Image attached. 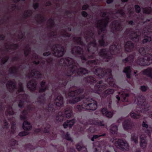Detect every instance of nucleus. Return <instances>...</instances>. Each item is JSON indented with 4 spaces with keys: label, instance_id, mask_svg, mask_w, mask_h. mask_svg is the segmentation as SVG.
<instances>
[{
    "label": "nucleus",
    "instance_id": "32",
    "mask_svg": "<svg viewBox=\"0 0 152 152\" xmlns=\"http://www.w3.org/2000/svg\"><path fill=\"white\" fill-rule=\"evenodd\" d=\"M114 92V90L111 89H108L104 92L102 96L103 97H105L108 95L113 94Z\"/></svg>",
    "mask_w": 152,
    "mask_h": 152
},
{
    "label": "nucleus",
    "instance_id": "21",
    "mask_svg": "<svg viewBox=\"0 0 152 152\" xmlns=\"http://www.w3.org/2000/svg\"><path fill=\"white\" fill-rule=\"evenodd\" d=\"M140 33L139 32H132L130 34V37L131 39L135 42H138L139 40V36Z\"/></svg>",
    "mask_w": 152,
    "mask_h": 152
},
{
    "label": "nucleus",
    "instance_id": "22",
    "mask_svg": "<svg viewBox=\"0 0 152 152\" xmlns=\"http://www.w3.org/2000/svg\"><path fill=\"white\" fill-rule=\"evenodd\" d=\"M133 126V123L129 120H126L123 124V127L125 129H131Z\"/></svg>",
    "mask_w": 152,
    "mask_h": 152
},
{
    "label": "nucleus",
    "instance_id": "61",
    "mask_svg": "<svg viewBox=\"0 0 152 152\" xmlns=\"http://www.w3.org/2000/svg\"><path fill=\"white\" fill-rule=\"evenodd\" d=\"M89 130L90 132L91 133H94L95 132L96 130L94 129L91 128H89Z\"/></svg>",
    "mask_w": 152,
    "mask_h": 152
},
{
    "label": "nucleus",
    "instance_id": "5",
    "mask_svg": "<svg viewBox=\"0 0 152 152\" xmlns=\"http://www.w3.org/2000/svg\"><path fill=\"white\" fill-rule=\"evenodd\" d=\"M142 55H146L144 57H139L137 61V63L141 66H148L152 63V55L149 54L150 52L147 48H141L139 50Z\"/></svg>",
    "mask_w": 152,
    "mask_h": 152
},
{
    "label": "nucleus",
    "instance_id": "15",
    "mask_svg": "<svg viewBox=\"0 0 152 152\" xmlns=\"http://www.w3.org/2000/svg\"><path fill=\"white\" fill-rule=\"evenodd\" d=\"M143 130L149 136H150L152 132V127L151 126H148L147 122L144 121L142 123Z\"/></svg>",
    "mask_w": 152,
    "mask_h": 152
},
{
    "label": "nucleus",
    "instance_id": "51",
    "mask_svg": "<svg viewBox=\"0 0 152 152\" xmlns=\"http://www.w3.org/2000/svg\"><path fill=\"white\" fill-rule=\"evenodd\" d=\"M15 124L14 123L12 124V126H11V133H13L14 132V131H15Z\"/></svg>",
    "mask_w": 152,
    "mask_h": 152
},
{
    "label": "nucleus",
    "instance_id": "35",
    "mask_svg": "<svg viewBox=\"0 0 152 152\" xmlns=\"http://www.w3.org/2000/svg\"><path fill=\"white\" fill-rule=\"evenodd\" d=\"M138 137L137 134L134 133L132 134L131 137V140L133 141L135 143H137L138 142Z\"/></svg>",
    "mask_w": 152,
    "mask_h": 152
},
{
    "label": "nucleus",
    "instance_id": "50",
    "mask_svg": "<svg viewBox=\"0 0 152 152\" xmlns=\"http://www.w3.org/2000/svg\"><path fill=\"white\" fill-rule=\"evenodd\" d=\"M64 138L68 140L72 141L71 138L69 137V134H68V132L64 136Z\"/></svg>",
    "mask_w": 152,
    "mask_h": 152
},
{
    "label": "nucleus",
    "instance_id": "28",
    "mask_svg": "<svg viewBox=\"0 0 152 152\" xmlns=\"http://www.w3.org/2000/svg\"><path fill=\"white\" fill-rule=\"evenodd\" d=\"M143 74L148 77H151L152 79V68H149L144 70L143 71Z\"/></svg>",
    "mask_w": 152,
    "mask_h": 152
},
{
    "label": "nucleus",
    "instance_id": "8",
    "mask_svg": "<svg viewBox=\"0 0 152 152\" xmlns=\"http://www.w3.org/2000/svg\"><path fill=\"white\" fill-rule=\"evenodd\" d=\"M118 50L117 47L115 45H113L110 47V51L107 52L105 49H102L99 53V54L100 56L106 58V61H108V59L111 58V56L115 54L116 53H118Z\"/></svg>",
    "mask_w": 152,
    "mask_h": 152
},
{
    "label": "nucleus",
    "instance_id": "54",
    "mask_svg": "<svg viewBox=\"0 0 152 152\" xmlns=\"http://www.w3.org/2000/svg\"><path fill=\"white\" fill-rule=\"evenodd\" d=\"M83 103L82 104L81 106L80 105H77V108L78 110V111H80L82 110V109H84V108L83 107Z\"/></svg>",
    "mask_w": 152,
    "mask_h": 152
},
{
    "label": "nucleus",
    "instance_id": "64",
    "mask_svg": "<svg viewBox=\"0 0 152 152\" xmlns=\"http://www.w3.org/2000/svg\"><path fill=\"white\" fill-rule=\"evenodd\" d=\"M134 10V9L133 8H131L130 10H129L128 12L130 14H131L133 12V11Z\"/></svg>",
    "mask_w": 152,
    "mask_h": 152
},
{
    "label": "nucleus",
    "instance_id": "9",
    "mask_svg": "<svg viewBox=\"0 0 152 152\" xmlns=\"http://www.w3.org/2000/svg\"><path fill=\"white\" fill-rule=\"evenodd\" d=\"M82 106L85 109L92 110H95L97 107L96 102L90 98H85Z\"/></svg>",
    "mask_w": 152,
    "mask_h": 152
},
{
    "label": "nucleus",
    "instance_id": "38",
    "mask_svg": "<svg viewBox=\"0 0 152 152\" xmlns=\"http://www.w3.org/2000/svg\"><path fill=\"white\" fill-rule=\"evenodd\" d=\"M134 56L132 55L130 56L125 59L123 60V62L126 63L127 62H129V63H131L133 60Z\"/></svg>",
    "mask_w": 152,
    "mask_h": 152
},
{
    "label": "nucleus",
    "instance_id": "17",
    "mask_svg": "<svg viewBox=\"0 0 152 152\" xmlns=\"http://www.w3.org/2000/svg\"><path fill=\"white\" fill-rule=\"evenodd\" d=\"M27 96L26 94H22L18 96V98L20 99V101L19 103V106L21 107L24 106L26 103L27 102Z\"/></svg>",
    "mask_w": 152,
    "mask_h": 152
},
{
    "label": "nucleus",
    "instance_id": "14",
    "mask_svg": "<svg viewBox=\"0 0 152 152\" xmlns=\"http://www.w3.org/2000/svg\"><path fill=\"white\" fill-rule=\"evenodd\" d=\"M85 126H87L89 124H94L96 125H98V126H104V124L103 121H97L94 120H90L88 121H85L82 123Z\"/></svg>",
    "mask_w": 152,
    "mask_h": 152
},
{
    "label": "nucleus",
    "instance_id": "62",
    "mask_svg": "<svg viewBox=\"0 0 152 152\" xmlns=\"http://www.w3.org/2000/svg\"><path fill=\"white\" fill-rule=\"evenodd\" d=\"M12 142L11 144L12 145H15L17 143V141L15 140H12Z\"/></svg>",
    "mask_w": 152,
    "mask_h": 152
},
{
    "label": "nucleus",
    "instance_id": "53",
    "mask_svg": "<svg viewBox=\"0 0 152 152\" xmlns=\"http://www.w3.org/2000/svg\"><path fill=\"white\" fill-rule=\"evenodd\" d=\"M116 13L117 14H120L122 16L124 15V12L123 10L122 9L118 10L116 12Z\"/></svg>",
    "mask_w": 152,
    "mask_h": 152
},
{
    "label": "nucleus",
    "instance_id": "56",
    "mask_svg": "<svg viewBox=\"0 0 152 152\" xmlns=\"http://www.w3.org/2000/svg\"><path fill=\"white\" fill-rule=\"evenodd\" d=\"M141 90L143 91H145L147 90V87L143 86L141 87Z\"/></svg>",
    "mask_w": 152,
    "mask_h": 152
},
{
    "label": "nucleus",
    "instance_id": "16",
    "mask_svg": "<svg viewBox=\"0 0 152 152\" xmlns=\"http://www.w3.org/2000/svg\"><path fill=\"white\" fill-rule=\"evenodd\" d=\"M108 86L107 84L103 83L102 81H100L99 83L98 84L97 83L95 86V88H97L98 90V91L96 90V91L95 92L100 94V92L101 91L104 90L106 88L107 86Z\"/></svg>",
    "mask_w": 152,
    "mask_h": 152
},
{
    "label": "nucleus",
    "instance_id": "48",
    "mask_svg": "<svg viewBox=\"0 0 152 152\" xmlns=\"http://www.w3.org/2000/svg\"><path fill=\"white\" fill-rule=\"evenodd\" d=\"M29 132L27 131H24L20 132L19 135L20 136H23L28 134Z\"/></svg>",
    "mask_w": 152,
    "mask_h": 152
},
{
    "label": "nucleus",
    "instance_id": "18",
    "mask_svg": "<svg viewBox=\"0 0 152 152\" xmlns=\"http://www.w3.org/2000/svg\"><path fill=\"white\" fill-rule=\"evenodd\" d=\"M129 96V94H125L123 92H119L118 95L116 96V97L118 101L120 100V98H123V101L126 102L128 101V97Z\"/></svg>",
    "mask_w": 152,
    "mask_h": 152
},
{
    "label": "nucleus",
    "instance_id": "44",
    "mask_svg": "<svg viewBox=\"0 0 152 152\" xmlns=\"http://www.w3.org/2000/svg\"><path fill=\"white\" fill-rule=\"evenodd\" d=\"M27 113V111L26 110H24L22 113V115L21 116V119L22 120L26 119V115Z\"/></svg>",
    "mask_w": 152,
    "mask_h": 152
},
{
    "label": "nucleus",
    "instance_id": "27",
    "mask_svg": "<svg viewBox=\"0 0 152 152\" xmlns=\"http://www.w3.org/2000/svg\"><path fill=\"white\" fill-rule=\"evenodd\" d=\"M101 112L103 115H105L107 117L111 118L113 115V112L108 111L106 108H104L102 109Z\"/></svg>",
    "mask_w": 152,
    "mask_h": 152
},
{
    "label": "nucleus",
    "instance_id": "49",
    "mask_svg": "<svg viewBox=\"0 0 152 152\" xmlns=\"http://www.w3.org/2000/svg\"><path fill=\"white\" fill-rule=\"evenodd\" d=\"M23 91L22 84L21 83H20L19 84V88L18 91L19 92H21Z\"/></svg>",
    "mask_w": 152,
    "mask_h": 152
},
{
    "label": "nucleus",
    "instance_id": "10",
    "mask_svg": "<svg viewBox=\"0 0 152 152\" xmlns=\"http://www.w3.org/2000/svg\"><path fill=\"white\" fill-rule=\"evenodd\" d=\"M115 145L116 148L123 151H127L129 149V145L126 140L121 139L118 140L115 142Z\"/></svg>",
    "mask_w": 152,
    "mask_h": 152
},
{
    "label": "nucleus",
    "instance_id": "11",
    "mask_svg": "<svg viewBox=\"0 0 152 152\" xmlns=\"http://www.w3.org/2000/svg\"><path fill=\"white\" fill-rule=\"evenodd\" d=\"M72 112L70 108H66L64 112V114L61 112L58 113V115L56 117V119L60 121H63L65 117L69 118L72 115Z\"/></svg>",
    "mask_w": 152,
    "mask_h": 152
},
{
    "label": "nucleus",
    "instance_id": "2",
    "mask_svg": "<svg viewBox=\"0 0 152 152\" xmlns=\"http://www.w3.org/2000/svg\"><path fill=\"white\" fill-rule=\"evenodd\" d=\"M135 102L137 104L138 107L136 110L133 111L130 113V115L132 118L134 119H139L141 117V115L140 113V111L138 108L142 109L141 110H140L141 113L146 114L149 116L152 117V112L150 115L151 107L145 102V98L144 97L140 96L136 98Z\"/></svg>",
    "mask_w": 152,
    "mask_h": 152
},
{
    "label": "nucleus",
    "instance_id": "24",
    "mask_svg": "<svg viewBox=\"0 0 152 152\" xmlns=\"http://www.w3.org/2000/svg\"><path fill=\"white\" fill-rule=\"evenodd\" d=\"M29 77H34L36 78H38L41 77V75L40 73V72L37 71H36L35 70H32L29 75Z\"/></svg>",
    "mask_w": 152,
    "mask_h": 152
},
{
    "label": "nucleus",
    "instance_id": "59",
    "mask_svg": "<svg viewBox=\"0 0 152 152\" xmlns=\"http://www.w3.org/2000/svg\"><path fill=\"white\" fill-rule=\"evenodd\" d=\"M62 35L63 36H65V37H69L70 36V34L66 33V32H65L64 33L62 34Z\"/></svg>",
    "mask_w": 152,
    "mask_h": 152
},
{
    "label": "nucleus",
    "instance_id": "41",
    "mask_svg": "<svg viewBox=\"0 0 152 152\" xmlns=\"http://www.w3.org/2000/svg\"><path fill=\"white\" fill-rule=\"evenodd\" d=\"M74 42L77 43L78 44L80 45H82L83 44V42L81 41V39L80 37H76L74 39Z\"/></svg>",
    "mask_w": 152,
    "mask_h": 152
},
{
    "label": "nucleus",
    "instance_id": "45",
    "mask_svg": "<svg viewBox=\"0 0 152 152\" xmlns=\"http://www.w3.org/2000/svg\"><path fill=\"white\" fill-rule=\"evenodd\" d=\"M151 9L150 7L146 8L143 9V12L146 14H149L151 11Z\"/></svg>",
    "mask_w": 152,
    "mask_h": 152
},
{
    "label": "nucleus",
    "instance_id": "13",
    "mask_svg": "<svg viewBox=\"0 0 152 152\" xmlns=\"http://www.w3.org/2000/svg\"><path fill=\"white\" fill-rule=\"evenodd\" d=\"M72 53L78 55L82 60H86V55L83 54V49L79 47L73 48L72 50Z\"/></svg>",
    "mask_w": 152,
    "mask_h": 152
},
{
    "label": "nucleus",
    "instance_id": "43",
    "mask_svg": "<svg viewBox=\"0 0 152 152\" xmlns=\"http://www.w3.org/2000/svg\"><path fill=\"white\" fill-rule=\"evenodd\" d=\"M106 135L105 133H104L102 134H100L98 135H94L93 137L92 138L91 140L92 141H94V139H96L98 138L99 137L105 136Z\"/></svg>",
    "mask_w": 152,
    "mask_h": 152
},
{
    "label": "nucleus",
    "instance_id": "42",
    "mask_svg": "<svg viewBox=\"0 0 152 152\" xmlns=\"http://www.w3.org/2000/svg\"><path fill=\"white\" fill-rule=\"evenodd\" d=\"M9 71L11 73H16L18 71V69L16 67L13 66L10 68Z\"/></svg>",
    "mask_w": 152,
    "mask_h": 152
},
{
    "label": "nucleus",
    "instance_id": "36",
    "mask_svg": "<svg viewBox=\"0 0 152 152\" xmlns=\"http://www.w3.org/2000/svg\"><path fill=\"white\" fill-rule=\"evenodd\" d=\"M85 80L87 82L90 83L91 84L95 83L96 82L95 78L92 77H87L85 78Z\"/></svg>",
    "mask_w": 152,
    "mask_h": 152
},
{
    "label": "nucleus",
    "instance_id": "30",
    "mask_svg": "<svg viewBox=\"0 0 152 152\" xmlns=\"http://www.w3.org/2000/svg\"><path fill=\"white\" fill-rule=\"evenodd\" d=\"M110 132L112 134H115L118 131L117 126L114 124L112 125L109 129Z\"/></svg>",
    "mask_w": 152,
    "mask_h": 152
},
{
    "label": "nucleus",
    "instance_id": "33",
    "mask_svg": "<svg viewBox=\"0 0 152 152\" xmlns=\"http://www.w3.org/2000/svg\"><path fill=\"white\" fill-rule=\"evenodd\" d=\"M23 127L24 130H29L31 128V125L28 122L26 121H25L23 122Z\"/></svg>",
    "mask_w": 152,
    "mask_h": 152
},
{
    "label": "nucleus",
    "instance_id": "34",
    "mask_svg": "<svg viewBox=\"0 0 152 152\" xmlns=\"http://www.w3.org/2000/svg\"><path fill=\"white\" fill-rule=\"evenodd\" d=\"M76 148L78 151L82 150V152H87L86 148L85 147L83 146L82 143L77 144L76 145Z\"/></svg>",
    "mask_w": 152,
    "mask_h": 152
},
{
    "label": "nucleus",
    "instance_id": "25",
    "mask_svg": "<svg viewBox=\"0 0 152 152\" xmlns=\"http://www.w3.org/2000/svg\"><path fill=\"white\" fill-rule=\"evenodd\" d=\"M55 103L57 106H60L62 105L64 103L63 97L60 96H58L55 99Z\"/></svg>",
    "mask_w": 152,
    "mask_h": 152
},
{
    "label": "nucleus",
    "instance_id": "29",
    "mask_svg": "<svg viewBox=\"0 0 152 152\" xmlns=\"http://www.w3.org/2000/svg\"><path fill=\"white\" fill-rule=\"evenodd\" d=\"M7 86V87L11 90H13L16 88L15 83L12 81L8 82Z\"/></svg>",
    "mask_w": 152,
    "mask_h": 152
},
{
    "label": "nucleus",
    "instance_id": "40",
    "mask_svg": "<svg viewBox=\"0 0 152 152\" xmlns=\"http://www.w3.org/2000/svg\"><path fill=\"white\" fill-rule=\"evenodd\" d=\"M45 110L47 112H53L55 111L54 109L53 108V105L50 104L48 105Z\"/></svg>",
    "mask_w": 152,
    "mask_h": 152
},
{
    "label": "nucleus",
    "instance_id": "12",
    "mask_svg": "<svg viewBox=\"0 0 152 152\" xmlns=\"http://www.w3.org/2000/svg\"><path fill=\"white\" fill-rule=\"evenodd\" d=\"M53 54L56 56L61 57L64 54V48L60 45H57L55 46V48L53 49Z\"/></svg>",
    "mask_w": 152,
    "mask_h": 152
},
{
    "label": "nucleus",
    "instance_id": "31",
    "mask_svg": "<svg viewBox=\"0 0 152 152\" xmlns=\"http://www.w3.org/2000/svg\"><path fill=\"white\" fill-rule=\"evenodd\" d=\"M75 122L74 120H72L70 121H67L66 122H65L63 124V126L64 128L67 127L68 126L71 128L72 126L74 124Z\"/></svg>",
    "mask_w": 152,
    "mask_h": 152
},
{
    "label": "nucleus",
    "instance_id": "60",
    "mask_svg": "<svg viewBox=\"0 0 152 152\" xmlns=\"http://www.w3.org/2000/svg\"><path fill=\"white\" fill-rule=\"evenodd\" d=\"M8 59V57L7 56H6L5 57L4 59H3V60H2V62L3 63H4L7 61Z\"/></svg>",
    "mask_w": 152,
    "mask_h": 152
},
{
    "label": "nucleus",
    "instance_id": "1",
    "mask_svg": "<svg viewBox=\"0 0 152 152\" xmlns=\"http://www.w3.org/2000/svg\"><path fill=\"white\" fill-rule=\"evenodd\" d=\"M98 60L90 61L87 62V64L88 65H89L90 66L92 72H94L99 77L101 78L105 76L107 77V76H109V77L107 79L106 82L108 84L111 86L118 88L117 86L115 84L114 80L111 77V69H108L106 71L105 69H102L97 68V67L95 66V65H97V63H98Z\"/></svg>",
    "mask_w": 152,
    "mask_h": 152
},
{
    "label": "nucleus",
    "instance_id": "19",
    "mask_svg": "<svg viewBox=\"0 0 152 152\" xmlns=\"http://www.w3.org/2000/svg\"><path fill=\"white\" fill-rule=\"evenodd\" d=\"M146 136L144 134H141L140 136V145L142 148H145L147 146V142L146 140Z\"/></svg>",
    "mask_w": 152,
    "mask_h": 152
},
{
    "label": "nucleus",
    "instance_id": "39",
    "mask_svg": "<svg viewBox=\"0 0 152 152\" xmlns=\"http://www.w3.org/2000/svg\"><path fill=\"white\" fill-rule=\"evenodd\" d=\"M41 88L40 89L39 92L41 93L44 92L47 88V87L45 85V83L42 82L41 83Z\"/></svg>",
    "mask_w": 152,
    "mask_h": 152
},
{
    "label": "nucleus",
    "instance_id": "20",
    "mask_svg": "<svg viewBox=\"0 0 152 152\" xmlns=\"http://www.w3.org/2000/svg\"><path fill=\"white\" fill-rule=\"evenodd\" d=\"M110 27L113 30L119 31L122 28L121 23L119 22L115 21L113 22L112 24L111 25Z\"/></svg>",
    "mask_w": 152,
    "mask_h": 152
},
{
    "label": "nucleus",
    "instance_id": "4",
    "mask_svg": "<svg viewBox=\"0 0 152 152\" xmlns=\"http://www.w3.org/2000/svg\"><path fill=\"white\" fill-rule=\"evenodd\" d=\"M101 15L103 17L101 20H99L97 22L96 25L98 29L99 35L102 34V39L99 40V43L100 46H102L104 45L103 39L106 27L108 23L109 19L108 16L106 17L105 18H104V17L107 15L105 12H102Z\"/></svg>",
    "mask_w": 152,
    "mask_h": 152
},
{
    "label": "nucleus",
    "instance_id": "6",
    "mask_svg": "<svg viewBox=\"0 0 152 152\" xmlns=\"http://www.w3.org/2000/svg\"><path fill=\"white\" fill-rule=\"evenodd\" d=\"M82 89H79L75 91H69L67 94V96L69 98L67 101L70 104H75L81 99L83 97L81 98L79 96V94L83 92Z\"/></svg>",
    "mask_w": 152,
    "mask_h": 152
},
{
    "label": "nucleus",
    "instance_id": "47",
    "mask_svg": "<svg viewBox=\"0 0 152 152\" xmlns=\"http://www.w3.org/2000/svg\"><path fill=\"white\" fill-rule=\"evenodd\" d=\"M45 95L41 96L38 99V101L40 103H42L45 101Z\"/></svg>",
    "mask_w": 152,
    "mask_h": 152
},
{
    "label": "nucleus",
    "instance_id": "3",
    "mask_svg": "<svg viewBox=\"0 0 152 152\" xmlns=\"http://www.w3.org/2000/svg\"><path fill=\"white\" fill-rule=\"evenodd\" d=\"M59 64L62 66H66L67 68V75L70 76L75 73H77V74H85L88 73V71L85 69L80 68L77 70V64L75 63L73 59L68 58L65 59L62 58L61 59Z\"/></svg>",
    "mask_w": 152,
    "mask_h": 152
},
{
    "label": "nucleus",
    "instance_id": "52",
    "mask_svg": "<svg viewBox=\"0 0 152 152\" xmlns=\"http://www.w3.org/2000/svg\"><path fill=\"white\" fill-rule=\"evenodd\" d=\"M48 22L49 23L50 27H53L54 24V21L52 19H50L49 20Z\"/></svg>",
    "mask_w": 152,
    "mask_h": 152
},
{
    "label": "nucleus",
    "instance_id": "46",
    "mask_svg": "<svg viewBox=\"0 0 152 152\" xmlns=\"http://www.w3.org/2000/svg\"><path fill=\"white\" fill-rule=\"evenodd\" d=\"M7 112L10 115H12L14 114V112L11 107H9L7 109Z\"/></svg>",
    "mask_w": 152,
    "mask_h": 152
},
{
    "label": "nucleus",
    "instance_id": "58",
    "mask_svg": "<svg viewBox=\"0 0 152 152\" xmlns=\"http://www.w3.org/2000/svg\"><path fill=\"white\" fill-rule=\"evenodd\" d=\"M100 144H99V147H100L101 149H102L103 147V148L104 147V142H100Z\"/></svg>",
    "mask_w": 152,
    "mask_h": 152
},
{
    "label": "nucleus",
    "instance_id": "23",
    "mask_svg": "<svg viewBox=\"0 0 152 152\" xmlns=\"http://www.w3.org/2000/svg\"><path fill=\"white\" fill-rule=\"evenodd\" d=\"M37 83L34 80L31 81L27 84V87L31 91H33L36 88Z\"/></svg>",
    "mask_w": 152,
    "mask_h": 152
},
{
    "label": "nucleus",
    "instance_id": "26",
    "mask_svg": "<svg viewBox=\"0 0 152 152\" xmlns=\"http://www.w3.org/2000/svg\"><path fill=\"white\" fill-rule=\"evenodd\" d=\"M134 47L133 44L130 42H128L125 45V50L127 52H130Z\"/></svg>",
    "mask_w": 152,
    "mask_h": 152
},
{
    "label": "nucleus",
    "instance_id": "57",
    "mask_svg": "<svg viewBox=\"0 0 152 152\" xmlns=\"http://www.w3.org/2000/svg\"><path fill=\"white\" fill-rule=\"evenodd\" d=\"M30 49H28L24 51V54L26 56H27L28 55L30 52Z\"/></svg>",
    "mask_w": 152,
    "mask_h": 152
},
{
    "label": "nucleus",
    "instance_id": "7",
    "mask_svg": "<svg viewBox=\"0 0 152 152\" xmlns=\"http://www.w3.org/2000/svg\"><path fill=\"white\" fill-rule=\"evenodd\" d=\"M95 36L93 33L91 32L88 36L86 38L87 42H88L89 44L87 47V51L89 53V54L91 53H94V49H97V45L96 43V40L95 39Z\"/></svg>",
    "mask_w": 152,
    "mask_h": 152
},
{
    "label": "nucleus",
    "instance_id": "37",
    "mask_svg": "<svg viewBox=\"0 0 152 152\" xmlns=\"http://www.w3.org/2000/svg\"><path fill=\"white\" fill-rule=\"evenodd\" d=\"M131 72L130 67L129 66L125 68L124 70V72L126 74L127 77L129 78L130 77Z\"/></svg>",
    "mask_w": 152,
    "mask_h": 152
},
{
    "label": "nucleus",
    "instance_id": "63",
    "mask_svg": "<svg viewBox=\"0 0 152 152\" xmlns=\"http://www.w3.org/2000/svg\"><path fill=\"white\" fill-rule=\"evenodd\" d=\"M82 15L83 16L86 17L87 16V14L86 12L83 11L82 13Z\"/></svg>",
    "mask_w": 152,
    "mask_h": 152
},
{
    "label": "nucleus",
    "instance_id": "55",
    "mask_svg": "<svg viewBox=\"0 0 152 152\" xmlns=\"http://www.w3.org/2000/svg\"><path fill=\"white\" fill-rule=\"evenodd\" d=\"M135 8L136 11L137 12H139L140 11V7L138 5H136L135 6Z\"/></svg>",
    "mask_w": 152,
    "mask_h": 152
}]
</instances>
